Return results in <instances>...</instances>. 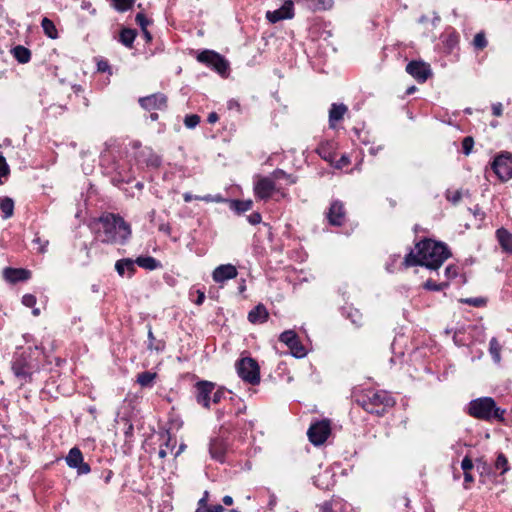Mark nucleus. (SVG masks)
<instances>
[{"label":"nucleus","instance_id":"nucleus-1","mask_svg":"<svg viewBox=\"0 0 512 512\" xmlns=\"http://www.w3.org/2000/svg\"><path fill=\"white\" fill-rule=\"evenodd\" d=\"M450 256L446 245L433 240H423L416 244L415 250H411L404 258L405 267L424 266L430 270H437Z\"/></svg>","mask_w":512,"mask_h":512},{"label":"nucleus","instance_id":"nucleus-2","mask_svg":"<svg viewBox=\"0 0 512 512\" xmlns=\"http://www.w3.org/2000/svg\"><path fill=\"white\" fill-rule=\"evenodd\" d=\"M96 239L107 244H123L131 236L130 225L113 213H106L94 222Z\"/></svg>","mask_w":512,"mask_h":512},{"label":"nucleus","instance_id":"nucleus-3","mask_svg":"<svg viewBox=\"0 0 512 512\" xmlns=\"http://www.w3.org/2000/svg\"><path fill=\"white\" fill-rule=\"evenodd\" d=\"M468 414L488 422H505L506 409L501 408L492 397H479L468 404Z\"/></svg>","mask_w":512,"mask_h":512},{"label":"nucleus","instance_id":"nucleus-4","mask_svg":"<svg viewBox=\"0 0 512 512\" xmlns=\"http://www.w3.org/2000/svg\"><path fill=\"white\" fill-rule=\"evenodd\" d=\"M357 402L368 413L378 416L384 415L396 403L395 399L384 390H367L357 398Z\"/></svg>","mask_w":512,"mask_h":512},{"label":"nucleus","instance_id":"nucleus-5","mask_svg":"<svg viewBox=\"0 0 512 512\" xmlns=\"http://www.w3.org/2000/svg\"><path fill=\"white\" fill-rule=\"evenodd\" d=\"M11 369L15 377L22 383L31 379L32 374L38 370V365L31 354L16 352L12 359Z\"/></svg>","mask_w":512,"mask_h":512},{"label":"nucleus","instance_id":"nucleus-6","mask_svg":"<svg viewBox=\"0 0 512 512\" xmlns=\"http://www.w3.org/2000/svg\"><path fill=\"white\" fill-rule=\"evenodd\" d=\"M197 60L198 62L214 70L222 77H227L229 73L230 64L228 60H226L224 56L220 55L214 50H202L198 53Z\"/></svg>","mask_w":512,"mask_h":512},{"label":"nucleus","instance_id":"nucleus-7","mask_svg":"<svg viewBox=\"0 0 512 512\" xmlns=\"http://www.w3.org/2000/svg\"><path fill=\"white\" fill-rule=\"evenodd\" d=\"M236 371L238 376L251 385H257L260 382V368L256 360L251 357H245L236 362Z\"/></svg>","mask_w":512,"mask_h":512},{"label":"nucleus","instance_id":"nucleus-8","mask_svg":"<svg viewBox=\"0 0 512 512\" xmlns=\"http://www.w3.org/2000/svg\"><path fill=\"white\" fill-rule=\"evenodd\" d=\"M255 196L261 200H268L274 193H278L282 198L286 196L281 185H277L272 175L265 177H258L254 182Z\"/></svg>","mask_w":512,"mask_h":512},{"label":"nucleus","instance_id":"nucleus-9","mask_svg":"<svg viewBox=\"0 0 512 512\" xmlns=\"http://www.w3.org/2000/svg\"><path fill=\"white\" fill-rule=\"evenodd\" d=\"M491 167L499 180L508 181L512 178V154L505 152L497 155Z\"/></svg>","mask_w":512,"mask_h":512},{"label":"nucleus","instance_id":"nucleus-10","mask_svg":"<svg viewBox=\"0 0 512 512\" xmlns=\"http://www.w3.org/2000/svg\"><path fill=\"white\" fill-rule=\"evenodd\" d=\"M330 433V422L328 420H321L311 424L307 431V436L313 445L320 446L327 440Z\"/></svg>","mask_w":512,"mask_h":512},{"label":"nucleus","instance_id":"nucleus-11","mask_svg":"<svg viewBox=\"0 0 512 512\" xmlns=\"http://www.w3.org/2000/svg\"><path fill=\"white\" fill-rule=\"evenodd\" d=\"M280 342L284 343L290 350L291 354L296 358H303L307 354V350L302 345L298 335L294 330H286L279 336Z\"/></svg>","mask_w":512,"mask_h":512},{"label":"nucleus","instance_id":"nucleus-12","mask_svg":"<svg viewBox=\"0 0 512 512\" xmlns=\"http://www.w3.org/2000/svg\"><path fill=\"white\" fill-rule=\"evenodd\" d=\"M194 387L196 402L202 407L209 409L211 407V394L215 390V383L201 380Z\"/></svg>","mask_w":512,"mask_h":512},{"label":"nucleus","instance_id":"nucleus-13","mask_svg":"<svg viewBox=\"0 0 512 512\" xmlns=\"http://www.w3.org/2000/svg\"><path fill=\"white\" fill-rule=\"evenodd\" d=\"M228 449L229 443L224 437L216 436L211 438L208 451L213 460L224 463Z\"/></svg>","mask_w":512,"mask_h":512},{"label":"nucleus","instance_id":"nucleus-14","mask_svg":"<svg viewBox=\"0 0 512 512\" xmlns=\"http://www.w3.org/2000/svg\"><path fill=\"white\" fill-rule=\"evenodd\" d=\"M294 17V3L292 0H285L282 6L273 11L266 12V18L270 23H277L281 20Z\"/></svg>","mask_w":512,"mask_h":512},{"label":"nucleus","instance_id":"nucleus-15","mask_svg":"<svg viewBox=\"0 0 512 512\" xmlns=\"http://www.w3.org/2000/svg\"><path fill=\"white\" fill-rule=\"evenodd\" d=\"M406 72L420 83L425 82L432 74L430 66L423 61L409 62Z\"/></svg>","mask_w":512,"mask_h":512},{"label":"nucleus","instance_id":"nucleus-16","mask_svg":"<svg viewBox=\"0 0 512 512\" xmlns=\"http://www.w3.org/2000/svg\"><path fill=\"white\" fill-rule=\"evenodd\" d=\"M66 463L70 468L77 469L78 474H88L90 466L84 462L79 448L73 447L66 456Z\"/></svg>","mask_w":512,"mask_h":512},{"label":"nucleus","instance_id":"nucleus-17","mask_svg":"<svg viewBox=\"0 0 512 512\" xmlns=\"http://www.w3.org/2000/svg\"><path fill=\"white\" fill-rule=\"evenodd\" d=\"M346 218L344 204L339 200H334L328 209L327 219L333 226H341Z\"/></svg>","mask_w":512,"mask_h":512},{"label":"nucleus","instance_id":"nucleus-18","mask_svg":"<svg viewBox=\"0 0 512 512\" xmlns=\"http://www.w3.org/2000/svg\"><path fill=\"white\" fill-rule=\"evenodd\" d=\"M167 97L162 93H155L139 99V104L145 110H161L166 107Z\"/></svg>","mask_w":512,"mask_h":512},{"label":"nucleus","instance_id":"nucleus-19","mask_svg":"<svg viewBox=\"0 0 512 512\" xmlns=\"http://www.w3.org/2000/svg\"><path fill=\"white\" fill-rule=\"evenodd\" d=\"M237 274L238 272L234 265L222 264L214 269L212 278L216 283H223L227 280L235 278Z\"/></svg>","mask_w":512,"mask_h":512},{"label":"nucleus","instance_id":"nucleus-20","mask_svg":"<svg viewBox=\"0 0 512 512\" xmlns=\"http://www.w3.org/2000/svg\"><path fill=\"white\" fill-rule=\"evenodd\" d=\"M30 276L31 272L22 268L7 267L3 270L4 279L10 283L28 280Z\"/></svg>","mask_w":512,"mask_h":512},{"label":"nucleus","instance_id":"nucleus-21","mask_svg":"<svg viewBox=\"0 0 512 512\" xmlns=\"http://www.w3.org/2000/svg\"><path fill=\"white\" fill-rule=\"evenodd\" d=\"M269 313L263 304H258L248 313V320L252 324H262L267 321Z\"/></svg>","mask_w":512,"mask_h":512},{"label":"nucleus","instance_id":"nucleus-22","mask_svg":"<svg viewBox=\"0 0 512 512\" xmlns=\"http://www.w3.org/2000/svg\"><path fill=\"white\" fill-rule=\"evenodd\" d=\"M138 159L139 161L145 163L147 166L153 168H157L161 165V158L150 148H144L141 150Z\"/></svg>","mask_w":512,"mask_h":512},{"label":"nucleus","instance_id":"nucleus-23","mask_svg":"<svg viewBox=\"0 0 512 512\" xmlns=\"http://www.w3.org/2000/svg\"><path fill=\"white\" fill-rule=\"evenodd\" d=\"M347 112V106L344 104L333 103L329 110V125L334 127L335 123L340 121Z\"/></svg>","mask_w":512,"mask_h":512},{"label":"nucleus","instance_id":"nucleus-24","mask_svg":"<svg viewBox=\"0 0 512 512\" xmlns=\"http://www.w3.org/2000/svg\"><path fill=\"white\" fill-rule=\"evenodd\" d=\"M115 269L121 277L126 273L130 277L135 272V262L129 258L120 259L116 262Z\"/></svg>","mask_w":512,"mask_h":512},{"label":"nucleus","instance_id":"nucleus-25","mask_svg":"<svg viewBox=\"0 0 512 512\" xmlns=\"http://www.w3.org/2000/svg\"><path fill=\"white\" fill-rule=\"evenodd\" d=\"M135 264L146 270H156L161 267V263L152 256H140L135 261Z\"/></svg>","mask_w":512,"mask_h":512},{"label":"nucleus","instance_id":"nucleus-26","mask_svg":"<svg viewBox=\"0 0 512 512\" xmlns=\"http://www.w3.org/2000/svg\"><path fill=\"white\" fill-rule=\"evenodd\" d=\"M496 234L503 250L512 253V234L504 228L498 229Z\"/></svg>","mask_w":512,"mask_h":512},{"label":"nucleus","instance_id":"nucleus-27","mask_svg":"<svg viewBox=\"0 0 512 512\" xmlns=\"http://www.w3.org/2000/svg\"><path fill=\"white\" fill-rule=\"evenodd\" d=\"M272 178L277 185H281L280 181H284L286 185H293L297 182V177L292 174H287L282 169H276L272 173Z\"/></svg>","mask_w":512,"mask_h":512},{"label":"nucleus","instance_id":"nucleus-28","mask_svg":"<svg viewBox=\"0 0 512 512\" xmlns=\"http://www.w3.org/2000/svg\"><path fill=\"white\" fill-rule=\"evenodd\" d=\"M14 58L21 64H25L30 61L31 52L28 48L18 45L12 49Z\"/></svg>","mask_w":512,"mask_h":512},{"label":"nucleus","instance_id":"nucleus-29","mask_svg":"<svg viewBox=\"0 0 512 512\" xmlns=\"http://www.w3.org/2000/svg\"><path fill=\"white\" fill-rule=\"evenodd\" d=\"M342 314L346 316L351 322L356 326L360 327L362 325V314L358 309L352 307H344Z\"/></svg>","mask_w":512,"mask_h":512},{"label":"nucleus","instance_id":"nucleus-30","mask_svg":"<svg viewBox=\"0 0 512 512\" xmlns=\"http://www.w3.org/2000/svg\"><path fill=\"white\" fill-rule=\"evenodd\" d=\"M0 209L3 212V219H9L14 213V201L10 197L0 198Z\"/></svg>","mask_w":512,"mask_h":512},{"label":"nucleus","instance_id":"nucleus-31","mask_svg":"<svg viewBox=\"0 0 512 512\" xmlns=\"http://www.w3.org/2000/svg\"><path fill=\"white\" fill-rule=\"evenodd\" d=\"M41 27L45 33L46 36H48L51 39L58 38V31L56 29L55 24L52 20H50L47 17H44L41 21Z\"/></svg>","mask_w":512,"mask_h":512},{"label":"nucleus","instance_id":"nucleus-32","mask_svg":"<svg viewBox=\"0 0 512 512\" xmlns=\"http://www.w3.org/2000/svg\"><path fill=\"white\" fill-rule=\"evenodd\" d=\"M501 350L502 346L498 340L493 337L489 342V353L495 363H500L501 361Z\"/></svg>","mask_w":512,"mask_h":512},{"label":"nucleus","instance_id":"nucleus-33","mask_svg":"<svg viewBox=\"0 0 512 512\" xmlns=\"http://www.w3.org/2000/svg\"><path fill=\"white\" fill-rule=\"evenodd\" d=\"M135 37V30L126 28L121 31L119 40L124 46L131 48L133 46Z\"/></svg>","mask_w":512,"mask_h":512},{"label":"nucleus","instance_id":"nucleus-34","mask_svg":"<svg viewBox=\"0 0 512 512\" xmlns=\"http://www.w3.org/2000/svg\"><path fill=\"white\" fill-rule=\"evenodd\" d=\"M157 374L150 371H145L137 376V383L142 387L152 386Z\"/></svg>","mask_w":512,"mask_h":512},{"label":"nucleus","instance_id":"nucleus-35","mask_svg":"<svg viewBox=\"0 0 512 512\" xmlns=\"http://www.w3.org/2000/svg\"><path fill=\"white\" fill-rule=\"evenodd\" d=\"M251 200H233L231 202V208L238 213H243L252 208Z\"/></svg>","mask_w":512,"mask_h":512},{"label":"nucleus","instance_id":"nucleus-36","mask_svg":"<svg viewBox=\"0 0 512 512\" xmlns=\"http://www.w3.org/2000/svg\"><path fill=\"white\" fill-rule=\"evenodd\" d=\"M313 10H327L332 7V0H306Z\"/></svg>","mask_w":512,"mask_h":512},{"label":"nucleus","instance_id":"nucleus-37","mask_svg":"<svg viewBox=\"0 0 512 512\" xmlns=\"http://www.w3.org/2000/svg\"><path fill=\"white\" fill-rule=\"evenodd\" d=\"M36 301H37L36 297L34 295H32V294H25L22 297V304L24 306H26V307L33 308L32 314L34 316H39L40 315V309L35 307Z\"/></svg>","mask_w":512,"mask_h":512},{"label":"nucleus","instance_id":"nucleus-38","mask_svg":"<svg viewBox=\"0 0 512 512\" xmlns=\"http://www.w3.org/2000/svg\"><path fill=\"white\" fill-rule=\"evenodd\" d=\"M10 174V167L2 153H0V185L4 183Z\"/></svg>","mask_w":512,"mask_h":512},{"label":"nucleus","instance_id":"nucleus-39","mask_svg":"<svg viewBox=\"0 0 512 512\" xmlns=\"http://www.w3.org/2000/svg\"><path fill=\"white\" fill-rule=\"evenodd\" d=\"M495 469L499 470L500 474H504L509 470L508 460L504 454H498L495 461Z\"/></svg>","mask_w":512,"mask_h":512},{"label":"nucleus","instance_id":"nucleus-40","mask_svg":"<svg viewBox=\"0 0 512 512\" xmlns=\"http://www.w3.org/2000/svg\"><path fill=\"white\" fill-rule=\"evenodd\" d=\"M462 195H463V193L461 190L448 189L445 193L446 199L454 205H456L460 202Z\"/></svg>","mask_w":512,"mask_h":512},{"label":"nucleus","instance_id":"nucleus-41","mask_svg":"<svg viewBox=\"0 0 512 512\" xmlns=\"http://www.w3.org/2000/svg\"><path fill=\"white\" fill-rule=\"evenodd\" d=\"M200 123V117L196 114L186 115L184 118V124L187 128L193 129Z\"/></svg>","mask_w":512,"mask_h":512},{"label":"nucleus","instance_id":"nucleus-42","mask_svg":"<svg viewBox=\"0 0 512 512\" xmlns=\"http://www.w3.org/2000/svg\"><path fill=\"white\" fill-rule=\"evenodd\" d=\"M473 45L476 49H483L487 46V40L483 32H479L475 35Z\"/></svg>","mask_w":512,"mask_h":512},{"label":"nucleus","instance_id":"nucleus-43","mask_svg":"<svg viewBox=\"0 0 512 512\" xmlns=\"http://www.w3.org/2000/svg\"><path fill=\"white\" fill-rule=\"evenodd\" d=\"M195 200H200V201H204V202H215V203H221V202L225 201V199L220 194H217V195L208 194L205 196H195Z\"/></svg>","mask_w":512,"mask_h":512},{"label":"nucleus","instance_id":"nucleus-44","mask_svg":"<svg viewBox=\"0 0 512 512\" xmlns=\"http://www.w3.org/2000/svg\"><path fill=\"white\" fill-rule=\"evenodd\" d=\"M112 2L115 9L122 12L128 10L133 3L132 0H112Z\"/></svg>","mask_w":512,"mask_h":512},{"label":"nucleus","instance_id":"nucleus-45","mask_svg":"<svg viewBox=\"0 0 512 512\" xmlns=\"http://www.w3.org/2000/svg\"><path fill=\"white\" fill-rule=\"evenodd\" d=\"M448 286V283H436L432 280H428L425 282L424 284V287L428 290H432V291H440V290H443L444 288H446Z\"/></svg>","mask_w":512,"mask_h":512},{"label":"nucleus","instance_id":"nucleus-46","mask_svg":"<svg viewBox=\"0 0 512 512\" xmlns=\"http://www.w3.org/2000/svg\"><path fill=\"white\" fill-rule=\"evenodd\" d=\"M474 140L472 137L467 136L462 141V150L465 155H469L472 151Z\"/></svg>","mask_w":512,"mask_h":512},{"label":"nucleus","instance_id":"nucleus-47","mask_svg":"<svg viewBox=\"0 0 512 512\" xmlns=\"http://www.w3.org/2000/svg\"><path fill=\"white\" fill-rule=\"evenodd\" d=\"M148 339H149V343H148V348L149 349H155L157 351L159 350H162L164 345L162 343H157V345H154V341H155V337L153 335V332H152V329L149 328V331H148Z\"/></svg>","mask_w":512,"mask_h":512},{"label":"nucleus","instance_id":"nucleus-48","mask_svg":"<svg viewBox=\"0 0 512 512\" xmlns=\"http://www.w3.org/2000/svg\"><path fill=\"white\" fill-rule=\"evenodd\" d=\"M226 391L222 388L214 390L211 394V403L218 404L225 396Z\"/></svg>","mask_w":512,"mask_h":512},{"label":"nucleus","instance_id":"nucleus-49","mask_svg":"<svg viewBox=\"0 0 512 512\" xmlns=\"http://www.w3.org/2000/svg\"><path fill=\"white\" fill-rule=\"evenodd\" d=\"M135 21L141 27L142 30H145L149 24V20L145 17L143 13H138L136 15Z\"/></svg>","mask_w":512,"mask_h":512},{"label":"nucleus","instance_id":"nucleus-50","mask_svg":"<svg viewBox=\"0 0 512 512\" xmlns=\"http://www.w3.org/2000/svg\"><path fill=\"white\" fill-rule=\"evenodd\" d=\"M97 70L102 73L108 72L109 74H111V67H110L108 61H106V60L98 61Z\"/></svg>","mask_w":512,"mask_h":512},{"label":"nucleus","instance_id":"nucleus-51","mask_svg":"<svg viewBox=\"0 0 512 512\" xmlns=\"http://www.w3.org/2000/svg\"><path fill=\"white\" fill-rule=\"evenodd\" d=\"M261 220H262L261 214L258 213V212H253V213H251L250 215L247 216V221L251 225L259 224L261 222Z\"/></svg>","mask_w":512,"mask_h":512},{"label":"nucleus","instance_id":"nucleus-52","mask_svg":"<svg viewBox=\"0 0 512 512\" xmlns=\"http://www.w3.org/2000/svg\"><path fill=\"white\" fill-rule=\"evenodd\" d=\"M350 163V159L347 155L343 154L339 160L336 161L335 167L337 169H342L346 167Z\"/></svg>","mask_w":512,"mask_h":512},{"label":"nucleus","instance_id":"nucleus-53","mask_svg":"<svg viewBox=\"0 0 512 512\" xmlns=\"http://www.w3.org/2000/svg\"><path fill=\"white\" fill-rule=\"evenodd\" d=\"M461 468L463 472L470 471L473 468V462L469 457H464L461 462Z\"/></svg>","mask_w":512,"mask_h":512},{"label":"nucleus","instance_id":"nucleus-54","mask_svg":"<svg viewBox=\"0 0 512 512\" xmlns=\"http://www.w3.org/2000/svg\"><path fill=\"white\" fill-rule=\"evenodd\" d=\"M224 508L221 505H215L209 508L199 507L196 512H223Z\"/></svg>","mask_w":512,"mask_h":512},{"label":"nucleus","instance_id":"nucleus-55","mask_svg":"<svg viewBox=\"0 0 512 512\" xmlns=\"http://www.w3.org/2000/svg\"><path fill=\"white\" fill-rule=\"evenodd\" d=\"M227 108L229 110H235L237 112H241V106H240V103L238 102V100L236 99H230L228 102H227Z\"/></svg>","mask_w":512,"mask_h":512},{"label":"nucleus","instance_id":"nucleus-56","mask_svg":"<svg viewBox=\"0 0 512 512\" xmlns=\"http://www.w3.org/2000/svg\"><path fill=\"white\" fill-rule=\"evenodd\" d=\"M503 106L500 102L492 104V113L494 116L499 117L502 115Z\"/></svg>","mask_w":512,"mask_h":512},{"label":"nucleus","instance_id":"nucleus-57","mask_svg":"<svg viewBox=\"0 0 512 512\" xmlns=\"http://www.w3.org/2000/svg\"><path fill=\"white\" fill-rule=\"evenodd\" d=\"M33 242H34L35 244H38V245H39V247H38V251H39L40 253H44V252L46 251V248H47V245H48V241H47V240L42 242V241H41V239H40L39 237H36V238L33 240Z\"/></svg>","mask_w":512,"mask_h":512},{"label":"nucleus","instance_id":"nucleus-58","mask_svg":"<svg viewBox=\"0 0 512 512\" xmlns=\"http://www.w3.org/2000/svg\"><path fill=\"white\" fill-rule=\"evenodd\" d=\"M197 299L194 301L196 305H201L205 300V293L201 290H197Z\"/></svg>","mask_w":512,"mask_h":512},{"label":"nucleus","instance_id":"nucleus-59","mask_svg":"<svg viewBox=\"0 0 512 512\" xmlns=\"http://www.w3.org/2000/svg\"><path fill=\"white\" fill-rule=\"evenodd\" d=\"M445 274H446L447 278H452V277H455L457 273H456V270L452 266H448L445 269Z\"/></svg>","mask_w":512,"mask_h":512},{"label":"nucleus","instance_id":"nucleus-60","mask_svg":"<svg viewBox=\"0 0 512 512\" xmlns=\"http://www.w3.org/2000/svg\"><path fill=\"white\" fill-rule=\"evenodd\" d=\"M219 119L218 115L216 112H211L209 115H208V118H207V121L210 123V124H214L215 122H217Z\"/></svg>","mask_w":512,"mask_h":512},{"label":"nucleus","instance_id":"nucleus-61","mask_svg":"<svg viewBox=\"0 0 512 512\" xmlns=\"http://www.w3.org/2000/svg\"><path fill=\"white\" fill-rule=\"evenodd\" d=\"M465 302L468 304H472L474 306H479L480 303L482 302V300L479 298H470V299H466Z\"/></svg>","mask_w":512,"mask_h":512},{"label":"nucleus","instance_id":"nucleus-62","mask_svg":"<svg viewBox=\"0 0 512 512\" xmlns=\"http://www.w3.org/2000/svg\"><path fill=\"white\" fill-rule=\"evenodd\" d=\"M183 199L185 202H191L192 200H195V196L189 192H186L183 194Z\"/></svg>","mask_w":512,"mask_h":512},{"label":"nucleus","instance_id":"nucleus-63","mask_svg":"<svg viewBox=\"0 0 512 512\" xmlns=\"http://www.w3.org/2000/svg\"><path fill=\"white\" fill-rule=\"evenodd\" d=\"M222 501L227 506H230V505L233 504V498L231 496H229V495L224 496Z\"/></svg>","mask_w":512,"mask_h":512},{"label":"nucleus","instance_id":"nucleus-64","mask_svg":"<svg viewBox=\"0 0 512 512\" xmlns=\"http://www.w3.org/2000/svg\"><path fill=\"white\" fill-rule=\"evenodd\" d=\"M159 230L160 231H163L167 234H170V231H171V227L169 224H161L160 227H159Z\"/></svg>","mask_w":512,"mask_h":512}]
</instances>
